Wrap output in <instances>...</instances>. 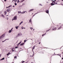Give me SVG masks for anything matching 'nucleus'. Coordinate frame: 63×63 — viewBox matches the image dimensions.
<instances>
[{
    "instance_id": "obj_9",
    "label": "nucleus",
    "mask_w": 63,
    "mask_h": 63,
    "mask_svg": "<svg viewBox=\"0 0 63 63\" xmlns=\"http://www.w3.org/2000/svg\"><path fill=\"white\" fill-rule=\"evenodd\" d=\"M7 11H5L4 12V14L5 15H6V14H7Z\"/></svg>"
},
{
    "instance_id": "obj_41",
    "label": "nucleus",
    "mask_w": 63,
    "mask_h": 63,
    "mask_svg": "<svg viewBox=\"0 0 63 63\" xmlns=\"http://www.w3.org/2000/svg\"><path fill=\"white\" fill-rule=\"evenodd\" d=\"M41 44V42H39V44Z\"/></svg>"
},
{
    "instance_id": "obj_20",
    "label": "nucleus",
    "mask_w": 63,
    "mask_h": 63,
    "mask_svg": "<svg viewBox=\"0 0 63 63\" xmlns=\"http://www.w3.org/2000/svg\"><path fill=\"white\" fill-rule=\"evenodd\" d=\"M11 32H12V31H11V30H10L9 31V33H11Z\"/></svg>"
},
{
    "instance_id": "obj_23",
    "label": "nucleus",
    "mask_w": 63,
    "mask_h": 63,
    "mask_svg": "<svg viewBox=\"0 0 63 63\" xmlns=\"http://www.w3.org/2000/svg\"><path fill=\"white\" fill-rule=\"evenodd\" d=\"M46 34V33H45L44 34H43L42 35V36H43L44 35H45Z\"/></svg>"
},
{
    "instance_id": "obj_56",
    "label": "nucleus",
    "mask_w": 63,
    "mask_h": 63,
    "mask_svg": "<svg viewBox=\"0 0 63 63\" xmlns=\"http://www.w3.org/2000/svg\"><path fill=\"white\" fill-rule=\"evenodd\" d=\"M14 0H13V1H14Z\"/></svg>"
},
{
    "instance_id": "obj_29",
    "label": "nucleus",
    "mask_w": 63,
    "mask_h": 63,
    "mask_svg": "<svg viewBox=\"0 0 63 63\" xmlns=\"http://www.w3.org/2000/svg\"><path fill=\"white\" fill-rule=\"evenodd\" d=\"M59 55V56H60V57H61V54H60V55Z\"/></svg>"
},
{
    "instance_id": "obj_34",
    "label": "nucleus",
    "mask_w": 63,
    "mask_h": 63,
    "mask_svg": "<svg viewBox=\"0 0 63 63\" xmlns=\"http://www.w3.org/2000/svg\"><path fill=\"white\" fill-rule=\"evenodd\" d=\"M25 29V28H22V29Z\"/></svg>"
},
{
    "instance_id": "obj_6",
    "label": "nucleus",
    "mask_w": 63,
    "mask_h": 63,
    "mask_svg": "<svg viewBox=\"0 0 63 63\" xmlns=\"http://www.w3.org/2000/svg\"><path fill=\"white\" fill-rule=\"evenodd\" d=\"M34 9H31L29 11V13L30 12H31V11H34Z\"/></svg>"
},
{
    "instance_id": "obj_1",
    "label": "nucleus",
    "mask_w": 63,
    "mask_h": 63,
    "mask_svg": "<svg viewBox=\"0 0 63 63\" xmlns=\"http://www.w3.org/2000/svg\"><path fill=\"white\" fill-rule=\"evenodd\" d=\"M5 34H4L3 35H2L0 37V39H1V38H4V37H5Z\"/></svg>"
},
{
    "instance_id": "obj_7",
    "label": "nucleus",
    "mask_w": 63,
    "mask_h": 63,
    "mask_svg": "<svg viewBox=\"0 0 63 63\" xmlns=\"http://www.w3.org/2000/svg\"><path fill=\"white\" fill-rule=\"evenodd\" d=\"M24 43H22L21 44H20V46H23V45H24Z\"/></svg>"
},
{
    "instance_id": "obj_54",
    "label": "nucleus",
    "mask_w": 63,
    "mask_h": 63,
    "mask_svg": "<svg viewBox=\"0 0 63 63\" xmlns=\"http://www.w3.org/2000/svg\"><path fill=\"white\" fill-rule=\"evenodd\" d=\"M63 1V0H62Z\"/></svg>"
},
{
    "instance_id": "obj_15",
    "label": "nucleus",
    "mask_w": 63,
    "mask_h": 63,
    "mask_svg": "<svg viewBox=\"0 0 63 63\" xmlns=\"http://www.w3.org/2000/svg\"><path fill=\"white\" fill-rule=\"evenodd\" d=\"M18 14H20V13L21 14V12L20 11H18Z\"/></svg>"
},
{
    "instance_id": "obj_50",
    "label": "nucleus",
    "mask_w": 63,
    "mask_h": 63,
    "mask_svg": "<svg viewBox=\"0 0 63 63\" xmlns=\"http://www.w3.org/2000/svg\"><path fill=\"white\" fill-rule=\"evenodd\" d=\"M32 15H33V13L32 14Z\"/></svg>"
},
{
    "instance_id": "obj_37",
    "label": "nucleus",
    "mask_w": 63,
    "mask_h": 63,
    "mask_svg": "<svg viewBox=\"0 0 63 63\" xmlns=\"http://www.w3.org/2000/svg\"><path fill=\"white\" fill-rule=\"evenodd\" d=\"M24 43H25V42H26V40H25L24 41Z\"/></svg>"
},
{
    "instance_id": "obj_36",
    "label": "nucleus",
    "mask_w": 63,
    "mask_h": 63,
    "mask_svg": "<svg viewBox=\"0 0 63 63\" xmlns=\"http://www.w3.org/2000/svg\"><path fill=\"white\" fill-rule=\"evenodd\" d=\"M15 58H16V56H15L14 57Z\"/></svg>"
},
{
    "instance_id": "obj_57",
    "label": "nucleus",
    "mask_w": 63,
    "mask_h": 63,
    "mask_svg": "<svg viewBox=\"0 0 63 63\" xmlns=\"http://www.w3.org/2000/svg\"><path fill=\"white\" fill-rule=\"evenodd\" d=\"M23 63L22 62V63Z\"/></svg>"
},
{
    "instance_id": "obj_51",
    "label": "nucleus",
    "mask_w": 63,
    "mask_h": 63,
    "mask_svg": "<svg viewBox=\"0 0 63 63\" xmlns=\"http://www.w3.org/2000/svg\"><path fill=\"white\" fill-rule=\"evenodd\" d=\"M55 4H57V3H55Z\"/></svg>"
},
{
    "instance_id": "obj_32",
    "label": "nucleus",
    "mask_w": 63,
    "mask_h": 63,
    "mask_svg": "<svg viewBox=\"0 0 63 63\" xmlns=\"http://www.w3.org/2000/svg\"><path fill=\"white\" fill-rule=\"evenodd\" d=\"M19 35H20V33L18 34V37L19 36Z\"/></svg>"
},
{
    "instance_id": "obj_39",
    "label": "nucleus",
    "mask_w": 63,
    "mask_h": 63,
    "mask_svg": "<svg viewBox=\"0 0 63 63\" xmlns=\"http://www.w3.org/2000/svg\"><path fill=\"white\" fill-rule=\"evenodd\" d=\"M22 62H23V63H24V62H25L23 61Z\"/></svg>"
},
{
    "instance_id": "obj_44",
    "label": "nucleus",
    "mask_w": 63,
    "mask_h": 63,
    "mask_svg": "<svg viewBox=\"0 0 63 63\" xmlns=\"http://www.w3.org/2000/svg\"><path fill=\"white\" fill-rule=\"evenodd\" d=\"M12 51H14V50H12Z\"/></svg>"
},
{
    "instance_id": "obj_13",
    "label": "nucleus",
    "mask_w": 63,
    "mask_h": 63,
    "mask_svg": "<svg viewBox=\"0 0 63 63\" xmlns=\"http://www.w3.org/2000/svg\"><path fill=\"white\" fill-rule=\"evenodd\" d=\"M26 11L23 12H22L21 13V14H24L25 13Z\"/></svg>"
},
{
    "instance_id": "obj_18",
    "label": "nucleus",
    "mask_w": 63,
    "mask_h": 63,
    "mask_svg": "<svg viewBox=\"0 0 63 63\" xmlns=\"http://www.w3.org/2000/svg\"><path fill=\"white\" fill-rule=\"evenodd\" d=\"M9 39H5L4 41V42H5V41H6V40H9Z\"/></svg>"
},
{
    "instance_id": "obj_10",
    "label": "nucleus",
    "mask_w": 63,
    "mask_h": 63,
    "mask_svg": "<svg viewBox=\"0 0 63 63\" xmlns=\"http://www.w3.org/2000/svg\"><path fill=\"white\" fill-rule=\"evenodd\" d=\"M62 27L61 26L58 29V30H59V29H60Z\"/></svg>"
},
{
    "instance_id": "obj_42",
    "label": "nucleus",
    "mask_w": 63,
    "mask_h": 63,
    "mask_svg": "<svg viewBox=\"0 0 63 63\" xmlns=\"http://www.w3.org/2000/svg\"><path fill=\"white\" fill-rule=\"evenodd\" d=\"M5 42V41H2V43H3V42Z\"/></svg>"
},
{
    "instance_id": "obj_16",
    "label": "nucleus",
    "mask_w": 63,
    "mask_h": 63,
    "mask_svg": "<svg viewBox=\"0 0 63 63\" xmlns=\"http://www.w3.org/2000/svg\"><path fill=\"white\" fill-rule=\"evenodd\" d=\"M21 42H20L17 45V46H18L19 44H21Z\"/></svg>"
},
{
    "instance_id": "obj_30",
    "label": "nucleus",
    "mask_w": 63,
    "mask_h": 63,
    "mask_svg": "<svg viewBox=\"0 0 63 63\" xmlns=\"http://www.w3.org/2000/svg\"><path fill=\"white\" fill-rule=\"evenodd\" d=\"M14 1H15V2H17V0H14Z\"/></svg>"
},
{
    "instance_id": "obj_38",
    "label": "nucleus",
    "mask_w": 63,
    "mask_h": 63,
    "mask_svg": "<svg viewBox=\"0 0 63 63\" xmlns=\"http://www.w3.org/2000/svg\"><path fill=\"white\" fill-rule=\"evenodd\" d=\"M4 0L5 2H6V1H7V0Z\"/></svg>"
},
{
    "instance_id": "obj_14",
    "label": "nucleus",
    "mask_w": 63,
    "mask_h": 63,
    "mask_svg": "<svg viewBox=\"0 0 63 63\" xmlns=\"http://www.w3.org/2000/svg\"><path fill=\"white\" fill-rule=\"evenodd\" d=\"M4 59H5V58H3L2 59H1L0 60H4Z\"/></svg>"
},
{
    "instance_id": "obj_21",
    "label": "nucleus",
    "mask_w": 63,
    "mask_h": 63,
    "mask_svg": "<svg viewBox=\"0 0 63 63\" xmlns=\"http://www.w3.org/2000/svg\"><path fill=\"white\" fill-rule=\"evenodd\" d=\"M38 14V13H35V14L33 16H33H35V15H36V14Z\"/></svg>"
},
{
    "instance_id": "obj_28",
    "label": "nucleus",
    "mask_w": 63,
    "mask_h": 63,
    "mask_svg": "<svg viewBox=\"0 0 63 63\" xmlns=\"http://www.w3.org/2000/svg\"><path fill=\"white\" fill-rule=\"evenodd\" d=\"M15 6H16V5H17V4L16 3H15Z\"/></svg>"
},
{
    "instance_id": "obj_22",
    "label": "nucleus",
    "mask_w": 63,
    "mask_h": 63,
    "mask_svg": "<svg viewBox=\"0 0 63 63\" xmlns=\"http://www.w3.org/2000/svg\"><path fill=\"white\" fill-rule=\"evenodd\" d=\"M29 22H31V19L29 20Z\"/></svg>"
},
{
    "instance_id": "obj_5",
    "label": "nucleus",
    "mask_w": 63,
    "mask_h": 63,
    "mask_svg": "<svg viewBox=\"0 0 63 63\" xmlns=\"http://www.w3.org/2000/svg\"><path fill=\"white\" fill-rule=\"evenodd\" d=\"M57 29L55 27V28H54L53 29H52V30H53L54 31L55 30H56Z\"/></svg>"
},
{
    "instance_id": "obj_46",
    "label": "nucleus",
    "mask_w": 63,
    "mask_h": 63,
    "mask_svg": "<svg viewBox=\"0 0 63 63\" xmlns=\"http://www.w3.org/2000/svg\"><path fill=\"white\" fill-rule=\"evenodd\" d=\"M31 63H33V62H32Z\"/></svg>"
},
{
    "instance_id": "obj_53",
    "label": "nucleus",
    "mask_w": 63,
    "mask_h": 63,
    "mask_svg": "<svg viewBox=\"0 0 63 63\" xmlns=\"http://www.w3.org/2000/svg\"><path fill=\"white\" fill-rule=\"evenodd\" d=\"M34 29L33 30H34Z\"/></svg>"
},
{
    "instance_id": "obj_24",
    "label": "nucleus",
    "mask_w": 63,
    "mask_h": 63,
    "mask_svg": "<svg viewBox=\"0 0 63 63\" xmlns=\"http://www.w3.org/2000/svg\"><path fill=\"white\" fill-rule=\"evenodd\" d=\"M24 1H25V0H22L21 1V2H22Z\"/></svg>"
},
{
    "instance_id": "obj_43",
    "label": "nucleus",
    "mask_w": 63,
    "mask_h": 63,
    "mask_svg": "<svg viewBox=\"0 0 63 63\" xmlns=\"http://www.w3.org/2000/svg\"><path fill=\"white\" fill-rule=\"evenodd\" d=\"M52 1H53V2H54V1L53 0H52Z\"/></svg>"
},
{
    "instance_id": "obj_8",
    "label": "nucleus",
    "mask_w": 63,
    "mask_h": 63,
    "mask_svg": "<svg viewBox=\"0 0 63 63\" xmlns=\"http://www.w3.org/2000/svg\"><path fill=\"white\" fill-rule=\"evenodd\" d=\"M46 13H47V14H48V13H49L48 10H47L46 11Z\"/></svg>"
},
{
    "instance_id": "obj_17",
    "label": "nucleus",
    "mask_w": 63,
    "mask_h": 63,
    "mask_svg": "<svg viewBox=\"0 0 63 63\" xmlns=\"http://www.w3.org/2000/svg\"><path fill=\"white\" fill-rule=\"evenodd\" d=\"M23 23V21H21V23H20V25H21V23Z\"/></svg>"
},
{
    "instance_id": "obj_35",
    "label": "nucleus",
    "mask_w": 63,
    "mask_h": 63,
    "mask_svg": "<svg viewBox=\"0 0 63 63\" xmlns=\"http://www.w3.org/2000/svg\"><path fill=\"white\" fill-rule=\"evenodd\" d=\"M19 2H20V1H19V0H18L17 1V3H18Z\"/></svg>"
},
{
    "instance_id": "obj_33",
    "label": "nucleus",
    "mask_w": 63,
    "mask_h": 63,
    "mask_svg": "<svg viewBox=\"0 0 63 63\" xmlns=\"http://www.w3.org/2000/svg\"><path fill=\"white\" fill-rule=\"evenodd\" d=\"M30 29H31V30H32V29H33V28L32 27V28H30Z\"/></svg>"
},
{
    "instance_id": "obj_25",
    "label": "nucleus",
    "mask_w": 63,
    "mask_h": 63,
    "mask_svg": "<svg viewBox=\"0 0 63 63\" xmlns=\"http://www.w3.org/2000/svg\"><path fill=\"white\" fill-rule=\"evenodd\" d=\"M1 16H3V17H4V15H3V14H2L1 15Z\"/></svg>"
},
{
    "instance_id": "obj_4",
    "label": "nucleus",
    "mask_w": 63,
    "mask_h": 63,
    "mask_svg": "<svg viewBox=\"0 0 63 63\" xmlns=\"http://www.w3.org/2000/svg\"><path fill=\"white\" fill-rule=\"evenodd\" d=\"M10 11L11 9L9 8L6 11L7 12H10Z\"/></svg>"
},
{
    "instance_id": "obj_27",
    "label": "nucleus",
    "mask_w": 63,
    "mask_h": 63,
    "mask_svg": "<svg viewBox=\"0 0 63 63\" xmlns=\"http://www.w3.org/2000/svg\"><path fill=\"white\" fill-rule=\"evenodd\" d=\"M10 7H11V6H9L8 7H6V8H10Z\"/></svg>"
},
{
    "instance_id": "obj_48",
    "label": "nucleus",
    "mask_w": 63,
    "mask_h": 63,
    "mask_svg": "<svg viewBox=\"0 0 63 63\" xmlns=\"http://www.w3.org/2000/svg\"><path fill=\"white\" fill-rule=\"evenodd\" d=\"M13 30L12 29H11V30Z\"/></svg>"
},
{
    "instance_id": "obj_52",
    "label": "nucleus",
    "mask_w": 63,
    "mask_h": 63,
    "mask_svg": "<svg viewBox=\"0 0 63 63\" xmlns=\"http://www.w3.org/2000/svg\"><path fill=\"white\" fill-rule=\"evenodd\" d=\"M1 57V55H0V57Z\"/></svg>"
},
{
    "instance_id": "obj_26",
    "label": "nucleus",
    "mask_w": 63,
    "mask_h": 63,
    "mask_svg": "<svg viewBox=\"0 0 63 63\" xmlns=\"http://www.w3.org/2000/svg\"><path fill=\"white\" fill-rule=\"evenodd\" d=\"M16 29H18V27H16Z\"/></svg>"
},
{
    "instance_id": "obj_49",
    "label": "nucleus",
    "mask_w": 63,
    "mask_h": 63,
    "mask_svg": "<svg viewBox=\"0 0 63 63\" xmlns=\"http://www.w3.org/2000/svg\"><path fill=\"white\" fill-rule=\"evenodd\" d=\"M62 59H63V58H62Z\"/></svg>"
},
{
    "instance_id": "obj_2",
    "label": "nucleus",
    "mask_w": 63,
    "mask_h": 63,
    "mask_svg": "<svg viewBox=\"0 0 63 63\" xmlns=\"http://www.w3.org/2000/svg\"><path fill=\"white\" fill-rule=\"evenodd\" d=\"M17 16H15V17L13 18L12 19V20H16L17 19Z\"/></svg>"
},
{
    "instance_id": "obj_40",
    "label": "nucleus",
    "mask_w": 63,
    "mask_h": 63,
    "mask_svg": "<svg viewBox=\"0 0 63 63\" xmlns=\"http://www.w3.org/2000/svg\"><path fill=\"white\" fill-rule=\"evenodd\" d=\"M39 5H41V6H42V5H41V4H39Z\"/></svg>"
},
{
    "instance_id": "obj_11",
    "label": "nucleus",
    "mask_w": 63,
    "mask_h": 63,
    "mask_svg": "<svg viewBox=\"0 0 63 63\" xmlns=\"http://www.w3.org/2000/svg\"><path fill=\"white\" fill-rule=\"evenodd\" d=\"M51 30V28H50L48 30L46 31V32H48V31H49V30Z\"/></svg>"
},
{
    "instance_id": "obj_31",
    "label": "nucleus",
    "mask_w": 63,
    "mask_h": 63,
    "mask_svg": "<svg viewBox=\"0 0 63 63\" xmlns=\"http://www.w3.org/2000/svg\"><path fill=\"white\" fill-rule=\"evenodd\" d=\"M18 47H16L15 48H17Z\"/></svg>"
},
{
    "instance_id": "obj_19",
    "label": "nucleus",
    "mask_w": 63,
    "mask_h": 63,
    "mask_svg": "<svg viewBox=\"0 0 63 63\" xmlns=\"http://www.w3.org/2000/svg\"><path fill=\"white\" fill-rule=\"evenodd\" d=\"M10 53L9 52L7 54V55L8 56V55H9V54H10Z\"/></svg>"
},
{
    "instance_id": "obj_45",
    "label": "nucleus",
    "mask_w": 63,
    "mask_h": 63,
    "mask_svg": "<svg viewBox=\"0 0 63 63\" xmlns=\"http://www.w3.org/2000/svg\"><path fill=\"white\" fill-rule=\"evenodd\" d=\"M15 7V6L14 5L13 6V7Z\"/></svg>"
},
{
    "instance_id": "obj_3",
    "label": "nucleus",
    "mask_w": 63,
    "mask_h": 63,
    "mask_svg": "<svg viewBox=\"0 0 63 63\" xmlns=\"http://www.w3.org/2000/svg\"><path fill=\"white\" fill-rule=\"evenodd\" d=\"M55 4V2L53 1L52 3L50 4V5H52V6H53V5H54Z\"/></svg>"
},
{
    "instance_id": "obj_12",
    "label": "nucleus",
    "mask_w": 63,
    "mask_h": 63,
    "mask_svg": "<svg viewBox=\"0 0 63 63\" xmlns=\"http://www.w3.org/2000/svg\"><path fill=\"white\" fill-rule=\"evenodd\" d=\"M35 46H34L33 47V48L32 49V50H33L34 48H35Z\"/></svg>"
},
{
    "instance_id": "obj_47",
    "label": "nucleus",
    "mask_w": 63,
    "mask_h": 63,
    "mask_svg": "<svg viewBox=\"0 0 63 63\" xmlns=\"http://www.w3.org/2000/svg\"><path fill=\"white\" fill-rule=\"evenodd\" d=\"M56 0H54V1H56Z\"/></svg>"
},
{
    "instance_id": "obj_58",
    "label": "nucleus",
    "mask_w": 63,
    "mask_h": 63,
    "mask_svg": "<svg viewBox=\"0 0 63 63\" xmlns=\"http://www.w3.org/2000/svg\"><path fill=\"white\" fill-rule=\"evenodd\" d=\"M24 4H23V5Z\"/></svg>"
},
{
    "instance_id": "obj_55",
    "label": "nucleus",
    "mask_w": 63,
    "mask_h": 63,
    "mask_svg": "<svg viewBox=\"0 0 63 63\" xmlns=\"http://www.w3.org/2000/svg\"><path fill=\"white\" fill-rule=\"evenodd\" d=\"M6 16H8V15H7Z\"/></svg>"
}]
</instances>
